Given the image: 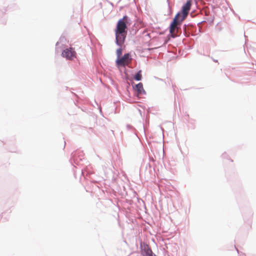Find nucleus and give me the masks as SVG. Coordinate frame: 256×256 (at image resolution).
I'll return each instance as SVG.
<instances>
[{
	"instance_id": "nucleus-1",
	"label": "nucleus",
	"mask_w": 256,
	"mask_h": 256,
	"mask_svg": "<svg viewBox=\"0 0 256 256\" xmlns=\"http://www.w3.org/2000/svg\"><path fill=\"white\" fill-rule=\"evenodd\" d=\"M128 18L125 16L122 18L120 19L116 24L115 29L116 44L122 46L124 42L127 35V24Z\"/></svg>"
},
{
	"instance_id": "nucleus-2",
	"label": "nucleus",
	"mask_w": 256,
	"mask_h": 256,
	"mask_svg": "<svg viewBox=\"0 0 256 256\" xmlns=\"http://www.w3.org/2000/svg\"><path fill=\"white\" fill-rule=\"evenodd\" d=\"M180 14L178 13L174 18L172 22L171 23L170 28V32L173 37L176 36V32H178V26L182 22H180Z\"/></svg>"
},
{
	"instance_id": "nucleus-3",
	"label": "nucleus",
	"mask_w": 256,
	"mask_h": 256,
	"mask_svg": "<svg viewBox=\"0 0 256 256\" xmlns=\"http://www.w3.org/2000/svg\"><path fill=\"white\" fill-rule=\"evenodd\" d=\"M131 58H130V54H126L120 58H118L116 60V63L118 66H128L131 62Z\"/></svg>"
},
{
	"instance_id": "nucleus-4",
	"label": "nucleus",
	"mask_w": 256,
	"mask_h": 256,
	"mask_svg": "<svg viewBox=\"0 0 256 256\" xmlns=\"http://www.w3.org/2000/svg\"><path fill=\"white\" fill-rule=\"evenodd\" d=\"M76 52L72 48H66L62 52V56L69 60H72L76 58Z\"/></svg>"
},
{
	"instance_id": "nucleus-5",
	"label": "nucleus",
	"mask_w": 256,
	"mask_h": 256,
	"mask_svg": "<svg viewBox=\"0 0 256 256\" xmlns=\"http://www.w3.org/2000/svg\"><path fill=\"white\" fill-rule=\"evenodd\" d=\"M191 6V0H188L182 8V14H180V22H182L187 16Z\"/></svg>"
},
{
	"instance_id": "nucleus-6",
	"label": "nucleus",
	"mask_w": 256,
	"mask_h": 256,
	"mask_svg": "<svg viewBox=\"0 0 256 256\" xmlns=\"http://www.w3.org/2000/svg\"><path fill=\"white\" fill-rule=\"evenodd\" d=\"M142 252L144 256H156L153 254L152 250L148 246H144V248L142 249Z\"/></svg>"
},
{
	"instance_id": "nucleus-7",
	"label": "nucleus",
	"mask_w": 256,
	"mask_h": 256,
	"mask_svg": "<svg viewBox=\"0 0 256 256\" xmlns=\"http://www.w3.org/2000/svg\"><path fill=\"white\" fill-rule=\"evenodd\" d=\"M135 89L138 92V94H142V92H144L143 85L141 82L136 85Z\"/></svg>"
},
{
	"instance_id": "nucleus-8",
	"label": "nucleus",
	"mask_w": 256,
	"mask_h": 256,
	"mask_svg": "<svg viewBox=\"0 0 256 256\" xmlns=\"http://www.w3.org/2000/svg\"><path fill=\"white\" fill-rule=\"evenodd\" d=\"M141 73H142V71L140 70L136 74L134 78L135 80H141L142 77Z\"/></svg>"
},
{
	"instance_id": "nucleus-9",
	"label": "nucleus",
	"mask_w": 256,
	"mask_h": 256,
	"mask_svg": "<svg viewBox=\"0 0 256 256\" xmlns=\"http://www.w3.org/2000/svg\"><path fill=\"white\" fill-rule=\"evenodd\" d=\"M122 54V48L118 49L117 50H116V54H117V56H118V58Z\"/></svg>"
}]
</instances>
